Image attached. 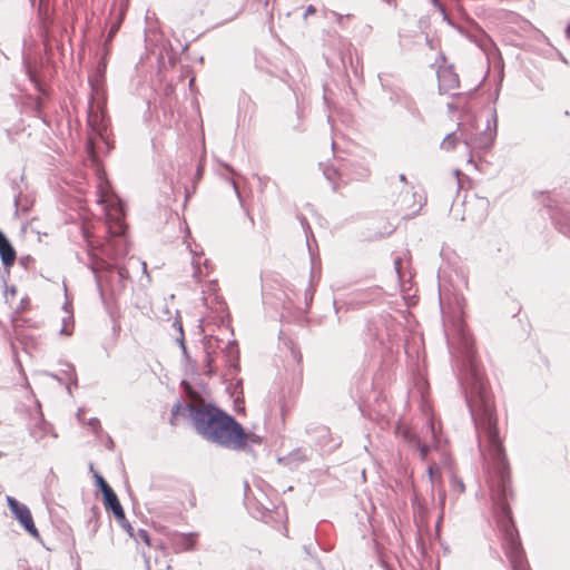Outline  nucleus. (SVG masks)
Segmentation results:
<instances>
[{
    "label": "nucleus",
    "instance_id": "nucleus-1",
    "mask_svg": "<svg viewBox=\"0 0 570 570\" xmlns=\"http://www.w3.org/2000/svg\"><path fill=\"white\" fill-rule=\"evenodd\" d=\"M479 435V446L490 473V490L494 503L507 520L503 524L504 549L517 570H525V560L518 532L510 519L508 500L512 497L511 474L502 440L497 428L493 401L481 394L473 407Z\"/></svg>",
    "mask_w": 570,
    "mask_h": 570
},
{
    "label": "nucleus",
    "instance_id": "nucleus-2",
    "mask_svg": "<svg viewBox=\"0 0 570 570\" xmlns=\"http://www.w3.org/2000/svg\"><path fill=\"white\" fill-rule=\"evenodd\" d=\"M193 424L206 440L235 450L244 449L248 442L259 443L258 436L246 433L233 416L204 399H197L193 407Z\"/></svg>",
    "mask_w": 570,
    "mask_h": 570
},
{
    "label": "nucleus",
    "instance_id": "nucleus-3",
    "mask_svg": "<svg viewBox=\"0 0 570 570\" xmlns=\"http://www.w3.org/2000/svg\"><path fill=\"white\" fill-rule=\"evenodd\" d=\"M193 424L206 440L235 450L244 449L248 442L259 443L258 436L246 433L233 416L204 399H197L193 407Z\"/></svg>",
    "mask_w": 570,
    "mask_h": 570
},
{
    "label": "nucleus",
    "instance_id": "nucleus-4",
    "mask_svg": "<svg viewBox=\"0 0 570 570\" xmlns=\"http://www.w3.org/2000/svg\"><path fill=\"white\" fill-rule=\"evenodd\" d=\"M90 100L88 105V125L91 131L104 142H108V126L105 121L106 97L104 86L95 80H89Z\"/></svg>",
    "mask_w": 570,
    "mask_h": 570
},
{
    "label": "nucleus",
    "instance_id": "nucleus-5",
    "mask_svg": "<svg viewBox=\"0 0 570 570\" xmlns=\"http://www.w3.org/2000/svg\"><path fill=\"white\" fill-rule=\"evenodd\" d=\"M7 503L14 518L20 522L26 531L35 539H39L40 533L35 525L33 518L29 508L24 504H21L12 497H7Z\"/></svg>",
    "mask_w": 570,
    "mask_h": 570
},
{
    "label": "nucleus",
    "instance_id": "nucleus-6",
    "mask_svg": "<svg viewBox=\"0 0 570 570\" xmlns=\"http://www.w3.org/2000/svg\"><path fill=\"white\" fill-rule=\"evenodd\" d=\"M106 206V219L108 232L112 236H120L126 230L125 225V213L119 202L105 200Z\"/></svg>",
    "mask_w": 570,
    "mask_h": 570
},
{
    "label": "nucleus",
    "instance_id": "nucleus-7",
    "mask_svg": "<svg viewBox=\"0 0 570 570\" xmlns=\"http://www.w3.org/2000/svg\"><path fill=\"white\" fill-rule=\"evenodd\" d=\"M187 394L190 399L189 403L177 402L170 413L169 423L175 426L179 423V417H186L187 414L193 419V407L197 403V399H203L198 393L187 386Z\"/></svg>",
    "mask_w": 570,
    "mask_h": 570
},
{
    "label": "nucleus",
    "instance_id": "nucleus-8",
    "mask_svg": "<svg viewBox=\"0 0 570 570\" xmlns=\"http://www.w3.org/2000/svg\"><path fill=\"white\" fill-rule=\"evenodd\" d=\"M197 543V534L174 532L170 535V544L175 553L191 551Z\"/></svg>",
    "mask_w": 570,
    "mask_h": 570
},
{
    "label": "nucleus",
    "instance_id": "nucleus-9",
    "mask_svg": "<svg viewBox=\"0 0 570 570\" xmlns=\"http://www.w3.org/2000/svg\"><path fill=\"white\" fill-rule=\"evenodd\" d=\"M436 73L439 79V89L441 91L448 92L459 87V76L454 72L452 66H441L439 67Z\"/></svg>",
    "mask_w": 570,
    "mask_h": 570
},
{
    "label": "nucleus",
    "instance_id": "nucleus-10",
    "mask_svg": "<svg viewBox=\"0 0 570 570\" xmlns=\"http://www.w3.org/2000/svg\"><path fill=\"white\" fill-rule=\"evenodd\" d=\"M83 236L88 243V247L90 248V266L95 273L108 271L110 268V264L104 258L98 257L95 250L98 248V245L92 239V235L88 228H83Z\"/></svg>",
    "mask_w": 570,
    "mask_h": 570
},
{
    "label": "nucleus",
    "instance_id": "nucleus-11",
    "mask_svg": "<svg viewBox=\"0 0 570 570\" xmlns=\"http://www.w3.org/2000/svg\"><path fill=\"white\" fill-rule=\"evenodd\" d=\"M428 474L432 488L439 491L440 503L443 507L445 503L446 495L443 485L441 469L436 463H431L428 468Z\"/></svg>",
    "mask_w": 570,
    "mask_h": 570
},
{
    "label": "nucleus",
    "instance_id": "nucleus-12",
    "mask_svg": "<svg viewBox=\"0 0 570 570\" xmlns=\"http://www.w3.org/2000/svg\"><path fill=\"white\" fill-rule=\"evenodd\" d=\"M102 497L106 510H110L119 522H124L126 520L125 511L114 490Z\"/></svg>",
    "mask_w": 570,
    "mask_h": 570
},
{
    "label": "nucleus",
    "instance_id": "nucleus-13",
    "mask_svg": "<svg viewBox=\"0 0 570 570\" xmlns=\"http://www.w3.org/2000/svg\"><path fill=\"white\" fill-rule=\"evenodd\" d=\"M0 256L6 267H11L17 258V253L8 238L0 232Z\"/></svg>",
    "mask_w": 570,
    "mask_h": 570
},
{
    "label": "nucleus",
    "instance_id": "nucleus-14",
    "mask_svg": "<svg viewBox=\"0 0 570 570\" xmlns=\"http://www.w3.org/2000/svg\"><path fill=\"white\" fill-rule=\"evenodd\" d=\"M176 500L184 510L193 509L196 507L197 500L195 492L189 487H183L176 492Z\"/></svg>",
    "mask_w": 570,
    "mask_h": 570
},
{
    "label": "nucleus",
    "instance_id": "nucleus-15",
    "mask_svg": "<svg viewBox=\"0 0 570 570\" xmlns=\"http://www.w3.org/2000/svg\"><path fill=\"white\" fill-rule=\"evenodd\" d=\"M482 142H493L497 137V114L493 111L492 116L487 118L485 128L481 132Z\"/></svg>",
    "mask_w": 570,
    "mask_h": 570
},
{
    "label": "nucleus",
    "instance_id": "nucleus-16",
    "mask_svg": "<svg viewBox=\"0 0 570 570\" xmlns=\"http://www.w3.org/2000/svg\"><path fill=\"white\" fill-rule=\"evenodd\" d=\"M411 441L413 442L414 446L420 451L421 459L425 460L430 452L429 445H426L420 439L414 436L411 439Z\"/></svg>",
    "mask_w": 570,
    "mask_h": 570
},
{
    "label": "nucleus",
    "instance_id": "nucleus-17",
    "mask_svg": "<svg viewBox=\"0 0 570 570\" xmlns=\"http://www.w3.org/2000/svg\"><path fill=\"white\" fill-rule=\"evenodd\" d=\"M16 313H23L30 307V299L28 297H22L19 302H14V305L11 306Z\"/></svg>",
    "mask_w": 570,
    "mask_h": 570
},
{
    "label": "nucleus",
    "instance_id": "nucleus-18",
    "mask_svg": "<svg viewBox=\"0 0 570 570\" xmlns=\"http://www.w3.org/2000/svg\"><path fill=\"white\" fill-rule=\"evenodd\" d=\"M95 479H96V484L99 487L102 495L112 491L110 485L106 482V480L98 472H95Z\"/></svg>",
    "mask_w": 570,
    "mask_h": 570
},
{
    "label": "nucleus",
    "instance_id": "nucleus-19",
    "mask_svg": "<svg viewBox=\"0 0 570 570\" xmlns=\"http://www.w3.org/2000/svg\"><path fill=\"white\" fill-rule=\"evenodd\" d=\"M451 484H452V490H453L456 494H462V493L465 491V485H464V483L462 482V480H460L459 478H456L454 474L452 475Z\"/></svg>",
    "mask_w": 570,
    "mask_h": 570
},
{
    "label": "nucleus",
    "instance_id": "nucleus-20",
    "mask_svg": "<svg viewBox=\"0 0 570 570\" xmlns=\"http://www.w3.org/2000/svg\"><path fill=\"white\" fill-rule=\"evenodd\" d=\"M17 288L14 286H11V287H8L6 289V293H4V297H6V302L10 305V306H13L14 305V302H17Z\"/></svg>",
    "mask_w": 570,
    "mask_h": 570
},
{
    "label": "nucleus",
    "instance_id": "nucleus-21",
    "mask_svg": "<svg viewBox=\"0 0 570 570\" xmlns=\"http://www.w3.org/2000/svg\"><path fill=\"white\" fill-rule=\"evenodd\" d=\"M441 142L452 144V142H468V141L465 139L462 140L461 138H458L455 132H449L444 136V138L442 139Z\"/></svg>",
    "mask_w": 570,
    "mask_h": 570
},
{
    "label": "nucleus",
    "instance_id": "nucleus-22",
    "mask_svg": "<svg viewBox=\"0 0 570 570\" xmlns=\"http://www.w3.org/2000/svg\"><path fill=\"white\" fill-rule=\"evenodd\" d=\"M138 538L147 546L150 547V537L146 530L138 531Z\"/></svg>",
    "mask_w": 570,
    "mask_h": 570
},
{
    "label": "nucleus",
    "instance_id": "nucleus-23",
    "mask_svg": "<svg viewBox=\"0 0 570 570\" xmlns=\"http://www.w3.org/2000/svg\"><path fill=\"white\" fill-rule=\"evenodd\" d=\"M118 29H119V23H115V24L110 28V30H109V32H108V36H107V39H106V42L111 41V39L114 38V36L117 33Z\"/></svg>",
    "mask_w": 570,
    "mask_h": 570
},
{
    "label": "nucleus",
    "instance_id": "nucleus-24",
    "mask_svg": "<svg viewBox=\"0 0 570 570\" xmlns=\"http://www.w3.org/2000/svg\"><path fill=\"white\" fill-rule=\"evenodd\" d=\"M105 71H106V63L100 61L99 65H98L96 75H98L99 77H104L105 78Z\"/></svg>",
    "mask_w": 570,
    "mask_h": 570
},
{
    "label": "nucleus",
    "instance_id": "nucleus-25",
    "mask_svg": "<svg viewBox=\"0 0 570 570\" xmlns=\"http://www.w3.org/2000/svg\"><path fill=\"white\" fill-rule=\"evenodd\" d=\"M431 1L433 2L434 6H436L441 10L444 19H448V14L445 13V10H444V7L442 6V3L439 0H431Z\"/></svg>",
    "mask_w": 570,
    "mask_h": 570
},
{
    "label": "nucleus",
    "instance_id": "nucleus-26",
    "mask_svg": "<svg viewBox=\"0 0 570 570\" xmlns=\"http://www.w3.org/2000/svg\"><path fill=\"white\" fill-rule=\"evenodd\" d=\"M431 1L433 2L434 6H436L441 10L444 19H448V14L445 13V10H444V7L442 6V3L439 0H431Z\"/></svg>",
    "mask_w": 570,
    "mask_h": 570
},
{
    "label": "nucleus",
    "instance_id": "nucleus-27",
    "mask_svg": "<svg viewBox=\"0 0 570 570\" xmlns=\"http://www.w3.org/2000/svg\"><path fill=\"white\" fill-rule=\"evenodd\" d=\"M316 12V9L313 4H309L306 10H305V13H304V17H307L309 14H314Z\"/></svg>",
    "mask_w": 570,
    "mask_h": 570
},
{
    "label": "nucleus",
    "instance_id": "nucleus-28",
    "mask_svg": "<svg viewBox=\"0 0 570 570\" xmlns=\"http://www.w3.org/2000/svg\"><path fill=\"white\" fill-rule=\"evenodd\" d=\"M350 17H351L350 14H347L346 17H343L342 14H340L337 17V23L343 27L345 23V19H348Z\"/></svg>",
    "mask_w": 570,
    "mask_h": 570
},
{
    "label": "nucleus",
    "instance_id": "nucleus-29",
    "mask_svg": "<svg viewBox=\"0 0 570 570\" xmlns=\"http://www.w3.org/2000/svg\"><path fill=\"white\" fill-rule=\"evenodd\" d=\"M89 80H95L97 81L98 83H101L104 86V77H99L98 75H94L92 77L89 78Z\"/></svg>",
    "mask_w": 570,
    "mask_h": 570
},
{
    "label": "nucleus",
    "instance_id": "nucleus-30",
    "mask_svg": "<svg viewBox=\"0 0 570 570\" xmlns=\"http://www.w3.org/2000/svg\"><path fill=\"white\" fill-rule=\"evenodd\" d=\"M401 264H402V262H401L400 258L395 259V267H396L397 271L400 269Z\"/></svg>",
    "mask_w": 570,
    "mask_h": 570
},
{
    "label": "nucleus",
    "instance_id": "nucleus-31",
    "mask_svg": "<svg viewBox=\"0 0 570 570\" xmlns=\"http://www.w3.org/2000/svg\"><path fill=\"white\" fill-rule=\"evenodd\" d=\"M426 45L433 49V41L429 37H426Z\"/></svg>",
    "mask_w": 570,
    "mask_h": 570
},
{
    "label": "nucleus",
    "instance_id": "nucleus-32",
    "mask_svg": "<svg viewBox=\"0 0 570 570\" xmlns=\"http://www.w3.org/2000/svg\"><path fill=\"white\" fill-rule=\"evenodd\" d=\"M94 147H95V145H94V144L88 145V153H89L90 155H91V154H94Z\"/></svg>",
    "mask_w": 570,
    "mask_h": 570
},
{
    "label": "nucleus",
    "instance_id": "nucleus-33",
    "mask_svg": "<svg viewBox=\"0 0 570 570\" xmlns=\"http://www.w3.org/2000/svg\"><path fill=\"white\" fill-rule=\"evenodd\" d=\"M448 108H449L450 110H456L455 105H454V104H452V102L448 104Z\"/></svg>",
    "mask_w": 570,
    "mask_h": 570
},
{
    "label": "nucleus",
    "instance_id": "nucleus-34",
    "mask_svg": "<svg viewBox=\"0 0 570 570\" xmlns=\"http://www.w3.org/2000/svg\"><path fill=\"white\" fill-rule=\"evenodd\" d=\"M566 36L570 38V23L566 28Z\"/></svg>",
    "mask_w": 570,
    "mask_h": 570
},
{
    "label": "nucleus",
    "instance_id": "nucleus-35",
    "mask_svg": "<svg viewBox=\"0 0 570 570\" xmlns=\"http://www.w3.org/2000/svg\"><path fill=\"white\" fill-rule=\"evenodd\" d=\"M402 434H403V436H404V438H409V434H410V433H409V431H407V430H405V431H403V432H402Z\"/></svg>",
    "mask_w": 570,
    "mask_h": 570
},
{
    "label": "nucleus",
    "instance_id": "nucleus-36",
    "mask_svg": "<svg viewBox=\"0 0 570 570\" xmlns=\"http://www.w3.org/2000/svg\"><path fill=\"white\" fill-rule=\"evenodd\" d=\"M87 142H88V144L95 142V141H94V138H91V137H90V138L88 139V141H87Z\"/></svg>",
    "mask_w": 570,
    "mask_h": 570
}]
</instances>
